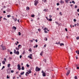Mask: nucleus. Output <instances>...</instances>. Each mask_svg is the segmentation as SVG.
Here are the masks:
<instances>
[{
	"instance_id": "680f3d73",
	"label": "nucleus",
	"mask_w": 79,
	"mask_h": 79,
	"mask_svg": "<svg viewBox=\"0 0 79 79\" xmlns=\"http://www.w3.org/2000/svg\"><path fill=\"white\" fill-rule=\"evenodd\" d=\"M79 23H77V26H79Z\"/></svg>"
},
{
	"instance_id": "2eb2a0df",
	"label": "nucleus",
	"mask_w": 79,
	"mask_h": 79,
	"mask_svg": "<svg viewBox=\"0 0 79 79\" xmlns=\"http://www.w3.org/2000/svg\"><path fill=\"white\" fill-rule=\"evenodd\" d=\"M2 63L3 64H5V61L3 60L2 62Z\"/></svg>"
},
{
	"instance_id": "0e129e2a",
	"label": "nucleus",
	"mask_w": 79,
	"mask_h": 79,
	"mask_svg": "<svg viewBox=\"0 0 79 79\" xmlns=\"http://www.w3.org/2000/svg\"><path fill=\"white\" fill-rule=\"evenodd\" d=\"M37 47H38V45H35V47H36V48H37Z\"/></svg>"
},
{
	"instance_id": "c85d7f7f",
	"label": "nucleus",
	"mask_w": 79,
	"mask_h": 79,
	"mask_svg": "<svg viewBox=\"0 0 79 79\" xmlns=\"http://www.w3.org/2000/svg\"><path fill=\"white\" fill-rule=\"evenodd\" d=\"M60 44V42H59L58 43H56V44H57V45L58 44Z\"/></svg>"
},
{
	"instance_id": "6e6552de",
	"label": "nucleus",
	"mask_w": 79,
	"mask_h": 79,
	"mask_svg": "<svg viewBox=\"0 0 79 79\" xmlns=\"http://www.w3.org/2000/svg\"><path fill=\"white\" fill-rule=\"evenodd\" d=\"M18 47L19 48H22V46L20 44H19L18 46Z\"/></svg>"
},
{
	"instance_id": "f3484780",
	"label": "nucleus",
	"mask_w": 79,
	"mask_h": 79,
	"mask_svg": "<svg viewBox=\"0 0 79 79\" xmlns=\"http://www.w3.org/2000/svg\"><path fill=\"white\" fill-rule=\"evenodd\" d=\"M24 72H22L20 73V74L21 75H24Z\"/></svg>"
},
{
	"instance_id": "69168bd1",
	"label": "nucleus",
	"mask_w": 79,
	"mask_h": 79,
	"mask_svg": "<svg viewBox=\"0 0 79 79\" xmlns=\"http://www.w3.org/2000/svg\"><path fill=\"white\" fill-rule=\"evenodd\" d=\"M44 11H47V10H46V9H45L44 10Z\"/></svg>"
},
{
	"instance_id": "6e6d98bb",
	"label": "nucleus",
	"mask_w": 79,
	"mask_h": 79,
	"mask_svg": "<svg viewBox=\"0 0 79 79\" xmlns=\"http://www.w3.org/2000/svg\"><path fill=\"white\" fill-rule=\"evenodd\" d=\"M17 21V19H15V22Z\"/></svg>"
},
{
	"instance_id": "b1692460",
	"label": "nucleus",
	"mask_w": 79,
	"mask_h": 79,
	"mask_svg": "<svg viewBox=\"0 0 79 79\" xmlns=\"http://www.w3.org/2000/svg\"><path fill=\"white\" fill-rule=\"evenodd\" d=\"M44 40L47 41V38L45 37L44 39Z\"/></svg>"
},
{
	"instance_id": "f257e3e1",
	"label": "nucleus",
	"mask_w": 79,
	"mask_h": 79,
	"mask_svg": "<svg viewBox=\"0 0 79 79\" xmlns=\"http://www.w3.org/2000/svg\"><path fill=\"white\" fill-rule=\"evenodd\" d=\"M14 53H15V54L17 55H18L19 54V51H17V52H16V50L15 49L14 50Z\"/></svg>"
},
{
	"instance_id": "de8ad7c7",
	"label": "nucleus",
	"mask_w": 79,
	"mask_h": 79,
	"mask_svg": "<svg viewBox=\"0 0 79 79\" xmlns=\"http://www.w3.org/2000/svg\"><path fill=\"white\" fill-rule=\"evenodd\" d=\"M3 19L4 20H7V19H6L5 18H4Z\"/></svg>"
},
{
	"instance_id": "7c9ffc66",
	"label": "nucleus",
	"mask_w": 79,
	"mask_h": 79,
	"mask_svg": "<svg viewBox=\"0 0 79 79\" xmlns=\"http://www.w3.org/2000/svg\"><path fill=\"white\" fill-rule=\"evenodd\" d=\"M38 31L39 32H40V31H41V30H40V29L39 28V29H38Z\"/></svg>"
},
{
	"instance_id": "a211bd4d",
	"label": "nucleus",
	"mask_w": 79,
	"mask_h": 79,
	"mask_svg": "<svg viewBox=\"0 0 79 79\" xmlns=\"http://www.w3.org/2000/svg\"><path fill=\"white\" fill-rule=\"evenodd\" d=\"M26 10H27V11H28V10H29V7H26Z\"/></svg>"
},
{
	"instance_id": "0eeeda50",
	"label": "nucleus",
	"mask_w": 79,
	"mask_h": 79,
	"mask_svg": "<svg viewBox=\"0 0 79 79\" xmlns=\"http://www.w3.org/2000/svg\"><path fill=\"white\" fill-rule=\"evenodd\" d=\"M70 71H71L70 70H69L67 71V73L66 74V76H68L69 74V73H70Z\"/></svg>"
},
{
	"instance_id": "dca6fc26",
	"label": "nucleus",
	"mask_w": 79,
	"mask_h": 79,
	"mask_svg": "<svg viewBox=\"0 0 79 79\" xmlns=\"http://www.w3.org/2000/svg\"><path fill=\"white\" fill-rule=\"evenodd\" d=\"M76 52L78 54V55H79V51H76Z\"/></svg>"
},
{
	"instance_id": "a19ab883",
	"label": "nucleus",
	"mask_w": 79,
	"mask_h": 79,
	"mask_svg": "<svg viewBox=\"0 0 79 79\" xmlns=\"http://www.w3.org/2000/svg\"><path fill=\"white\" fill-rule=\"evenodd\" d=\"M56 5L57 6H59V5H60V3H57Z\"/></svg>"
},
{
	"instance_id": "473e14b6",
	"label": "nucleus",
	"mask_w": 79,
	"mask_h": 79,
	"mask_svg": "<svg viewBox=\"0 0 79 79\" xmlns=\"http://www.w3.org/2000/svg\"><path fill=\"white\" fill-rule=\"evenodd\" d=\"M18 34H19V35H21V32H19Z\"/></svg>"
},
{
	"instance_id": "4be33fe9",
	"label": "nucleus",
	"mask_w": 79,
	"mask_h": 79,
	"mask_svg": "<svg viewBox=\"0 0 79 79\" xmlns=\"http://www.w3.org/2000/svg\"><path fill=\"white\" fill-rule=\"evenodd\" d=\"M28 51H29V52H32V49L30 48L28 50Z\"/></svg>"
},
{
	"instance_id": "79ce46f5",
	"label": "nucleus",
	"mask_w": 79,
	"mask_h": 79,
	"mask_svg": "<svg viewBox=\"0 0 79 79\" xmlns=\"http://www.w3.org/2000/svg\"><path fill=\"white\" fill-rule=\"evenodd\" d=\"M26 66H27V67H29V65L28 64H27L26 65Z\"/></svg>"
},
{
	"instance_id": "9d476101",
	"label": "nucleus",
	"mask_w": 79,
	"mask_h": 79,
	"mask_svg": "<svg viewBox=\"0 0 79 79\" xmlns=\"http://www.w3.org/2000/svg\"><path fill=\"white\" fill-rule=\"evenodd\" d=\"M7 73H8V74H10V70H7Z\"/></svg>"
},
{
	"instance_id": "72a5a7b5",
	"label": "nucleus",
	"mask_w": 79,
	"mask_h": 79,
	"mask_svg": "<svg viewBox=\"0 0 79 79\" xmlns=\"http://www.w3.org/2000/svg\"><path fill=\"white\" fill-rule=\"evenodd\" d=\"M10 77H8V75H7L6 78L7 79H9Z\"/></svg>"
},
{
	"instance_id": "7ed1b4c3",
	"label": "nucleus",
	"mask_w": 79,
	"mask_h": 79,
	"mask_svg": "<svg viewBox=\"0 0 79 79\" xmlns=\"http://www.w3.org/2000/svg\"><path fill=\"white\" fill-rule=\"evenodd\" d=\"M42 73H43L42 75L43 77H45V76H46V73H45V72H44V71H42Z\"/></svg>"
},
{
	"instance_id": "e2e57ef3",
	"label": "nucleus",
	"mask_w": 79,
	"mask_h": 79,
	"mask_svg": "<svg viewBox=\"0 0 79 79\" xmlns=\"http://www.w3.org/2000/svg\"><path fill=\"white\" fill-rule=\"evenodd\" d=\"M10 54H13V52H10Z\"/></svg>"
},
{
	"instance_id": "09e8293b",
	"label": "nucleus",
	"mask_w": 79,
	"mask_h": 79,
	"mask_svg": "<svg viewBox=\"0 0 79 79\" xmlns=\"http://www.w3.org/2000/svg\"><path fill=\"white\" fill-rule=\"evenodd\" d=\"M65 30L66 32H67V31H68V29L67 28H65Z\"/></svg>"
},
{
	"instance_id": "603ef678",
	"label": "nucleus",
	"mask_w": 79,
	"mask_h": 79,
	"mask_svg": "<svg viewBox=\"0 0 79 79\" xmlns=\"http://www.w3.org/2000/svg\"><path fill=\"white\" fill-rule=\"evenodd\" d=\"M4 60H5V61H6V58H4Z\"/></svg>"
},
{
	"instance_id": "e433bc0d",
	"label": "nucleus",
	"mask_w": 79,
	"mask_h": 79,
	"mask_svg": "<svg viewBox=\"0 0 79 79\" xmlns=\"http://www.w3.org/2000/svg\"><path fill=\"white\" fill-rule=\"evenodd\" d=\"M46 19L48 21V20H49L48 17H46Z\"/></svg>"
},
{
	"instance_id": "393cba45",
	"label": "nucleus",
	"mask_w": 79,
	"mask_h": 79,
	"mask_svg": "<svg viewBox=\"0 0 79 79\" xmlns=\"http://www.w3.org/2000/svg\"><path fill=\"white\" fill-rule=\"evenodd\" d=\"M22 70H24V67H22Z\"/></svg>"
},
{
	"instance_id": "ddd939ff",
	"label": "nucleus",
	"mask_w": 79,
	"mask_h": 79,
	"mask_svg": "<svg viewBox=\"0 0 79 79\" xmlns=\"http://www.w3.org/2000/svg\"><path fill=\"white\" fill-rule=\"evenodd\" d=\"M29 74V73L28 72H26L25 74L26 76H28V75Z\"/></svg>"
},
{
	"instance_id": "37998d69",
	"label": "nucleus",
	"mask_w": 79,
	"mask_h": 79,
	"mask_svg": "<svg viewBox=\"0 0 79 79\" xmlns=\"http://www.w3.org/2000/svg\"><path fill=\"white\" fill-rule=\"evenodd\" d=\"M72 3H74V4H75V2H74V1H72Z\"/></svg>"
},
{
	"instance_id": "4d7b16f0",
	"label": "nucleus",
	"mask_w": 79,
	"mask_h": 79,
	"mask_svg": "<svg viewBox=\"0 0 79 79\" xmlns=\"http://www.w3.org/2000/svg\"><path fill=\"white\" fill-rule=\"evenodd\" d=\"M77 69H79V67H77Z\"/></svg>"
},
{
	"instance_id": "2f4dec72",
	"label": "nucleus",
	"mask_w": 79,
	"mask_h": 79,
	"mask_svg": "<svg viewBox=\"0 0 79 79\" xmlns=\"http://www.w3.org/2000/svg\"><path fill=\"white\" fill-rule=\"evenodd\" d=\"M44 31L45 30H48V28H45L44 29Z\"/></svg>"
},
{
	"instance_id": "ea45409f",
	"label": "nucleus",
	"mask_w": 79,
	"mask_h": 79,
	"mask_svg": "<svg viewBox=\"0 0 79 79\" xmlns=\"http://www.w3.org/2000/svg\"><path fill=\"white\" fill-rule=\"evenodd\" d=\"M7 51H8V52H10L11 51L10 49H8Z\"/></svg>"
},
{
	"instance_id": "20e7f679",
	"label": "nucleus",
	"mask_w": 79,
	"mask_h": 79,
	"mask_svg": "<svg viewBox=\"0 0 79 79\" xmlns=\"http://www.w3.org/2000/svg\"><path fill=\"white\" fill-rule=\"evenodd\" d=\"M40 69L38 67H36L35 69V71L37 72H38V71H40Z\"/></svg>"
},
{
	"instance_id": "1a4fd4ad",
	"label": "nucleus",
	"mask_w": 79,
	"mask_h": 79,
	"mask_svg": "<svg viewBox=\"0 0 79 79\" xmlns=\"http://www.w3.org/2000/svg\"><path fill=\"white\" fill-rule=\"evenodd\" d=\"M2 50H6V48H5V47L3 46V47L2 48Z\"/></svg>"
},
{
	"instance_id": "f03ea898",
	"label": "nucleus",
	"mask_w": 79,
	"mask_h": 79,
	"mask_svg": "<svg viewBox=\"0 0 79 79\" xmlns=\"http://www.w3.org/2000/svg\"><path fill=\"white\" fill-rule=\"evenodd\" d=\"M34 5L35 6H37V5L38 3H39V2L37 0H35V1H34Z\"/></svg>"
},
{
	"instance_id": "aec40b11",
	"label": "nucleus",
	"mask_w": 79,
	"mask_h": 79,
	"mask_svg": "<svg viewBox=\"0 0 79 79\" xmlns=\"http://www.w3.org/2000/svg\"><path fill=\"white\" fill-rule=\"evenodd\" d=\"M42 1L44 3H47V0H42Z\"/></svg>"
},
{
	"instance_id": "4c0bfd02",
	"label": "nucleus",
	"mask_w": 79,
	"mask_h": 79,
	"mask_svg": "<svg viewBox=\"0 0 79 79\" xmlns=\"http://www.w3.org/2000/svg\"><path fill=\"white\" fill-rule=\"evenodd\" d=\"M76 39H77V40H79V37L78 36L77 37H76Z\"/></svg>"
},
{
	"instance_id": "423d86ee",
	"label": "nucleus",
	"mask_w": 79,
	"mask_h": 79,
	"mask_svg": "<svg viewBox=\"0 0 79 79\" xmlns=\"http://www.w3.org/2000/svg\"><path fill=\"white\" fill-rule=\"evenodd\" d=\"M32 56V54H31L30 56H28V58H30V59H32V58L31 57Z\"/></svg>"
},
{
	"instance_id": "5fc2aeb1",
	"label": "nucleus",
	"mask_w": 79,
	"mask_h": 79,
	"mask_svg": "<svg viewBox=\"0 0 79 79\" xmlns=\"http://www.w3.org/2000/svg\"><path fill=\"white\" fill-rule=\"evenodd\" d=\"M19 77H22V76H21V75H19Z\"/></svg>"
},
{
	"instance_id": "13d9d810",
	"label": "nucleus",
	"mask_w": 79,
	"mask_h": 79,
	"mask_svg": "<svg viewBox=\"0 0 79 79\" xmlns=\"http://www.w3.org/2000/svg\"><path fill=\"white\" fill-rule=\"evenodd\" d=\"M1 47H2V48L3 47V45H1Z\"/></svg>"
},
{
	"instance_id": "bf43d9fd",
	"label": "nucleus",
	"mask_w": 79,
	"mask_h": 79,
	"mask_svg": "<svg viewBox=\"0 0 79 79\" xmlns=\"http://www.w3.org/2000/svg\"><path fill=\"white\" fill-rule=\"evenodd\" d=\"M19 57L20 58H22V55H20Z\"/></svg>"
},
{
	"instance_id": "bb28decb",
	"label": "nucleus",
	"mask_w": 79,
	"mask_h": 79,
	"mask_svg": "<svg viewBox=\"0 0 79 79\" xmlns=\"http://www.w3.org/2000/svg\"><path fill=\"white\" fill-rule=\"evenodd\" d=\"M49 21H52V19H49L48 20Z\"/></svg>"
},
{
	"instance_id": "4468645a",
	"label": "nucleus",
	"mask_w": 79,
	"mask_h": 79,
	"mask_svg": "<svg viewBox=\"0 0 79 79\" xmlns=\"http://www.w3.org/2000/svg\"><path fill=\"white\" fill-rule=\"evenodd\" d=\"M10 66H11V64H7V67L8 68H10Z\"/></svg>"
},
{
	"instance_id": "c9c22d12",
	"label": "nucleus",
	"mask_w": 79,
	"mask_h": 79,
	"mask_svg": "<svg viewBox=\"0 0 79 79\" xmlns=\"http://www.w3.org/2000/svg\"><path fill=\"white\" fill-rule=\"evenodd\" d=\"M55 23H56L57 25V24H59V23H58V22H55Z\"/></svg>"
},
{
	"instance_id": "3c124183",
	"label": "nucleus",
	"mask_w": 79,
	"mask_h": 79,
	"mask_svg": "<svg viewBox=\"0 0 79 79\" xmlns=\"http://www.w3.org/2000/svg\"><path fill=\"white\" fill-rule=\"evenodd\" d=\"M77 6L75 5V8H77Z\"/></svg>"
},
{
	"instance_id": "c756f323",
	"label": "nucleus",
	"mask_w": 79,
	"mask_h": 79,
	"mask_svg": "<svg viewBox=\"0 0 79 79\" xmlns=\"http://www.w3.org/2000/svg\"><path fill=\"white\" fill-rule=\"evenodd\" d=\"M4 68H5V66H3L2 67V68L1 69V70H3V69H4Z\"/></svg>"
},
{
	"instance_id": "39448f33",
	"label": "nucleus",
	"mask_w": 79,
	"mask_h": 79,
	"mask_svg": "<svg viewBox=\"0 0 79 79\" xmlns=\"http://www.w3.org/2000/svg\"><path fill=\"white\" fill-rule=\"evenodd\" d=\"M17 66L18 69H19V71H20V70L21 69V66H20V65H19V64H18Z\"/></svg>"
},
{
	"instance_id": "cd10ccee",
	"label": "nucleus",
	"mask_w": 79,
	"mask_h": 79,
	"mask_svg": "<svg viewBox=\"0 0 79 79\" xmlns=\"http://www.w3.org/2000/svg\"><path fill=\"white\" fill-rule=\"evenodd\" d=\"M10 17H11V15H7V17L8 18H10Z\"/></svg>"
},
{
	"instance_id": "6ab92c4d",
	"label": "nucleus",
	"mask_w": 79,
	"mask_h": 79,
	"mask_svg": "<svg viewBox=\"0 0 79 79\" xmlns=\"http://www.w3.org/2000/svg\"><path fill=\"white\" fill-rule=\"evenodd\" d=\"M60 46H62V45H64V44L63 43H60Z\"/></svg>"
},
{
	"instance_id": "052dcab7",
	"label": "nucleus",
	"mask_w": 79,
	"mask_h": 79,
	"mask_svg": "<svg viewBox=\"0 0 79 79\" xmlns=\"http://www.w3.org/2000/svg\"><path fill=\"white\" fill-rule=\"evenodd\" d=\"M47 46V45L46 44H45L44 45V47H46V46Z\"/></svg>"
},
{
	"instance_id": "8fccbe9b",
	"label": "nucleus",
	"mask_w": 79,
	"mask_h": 79,
	"mask_svg": "<svg viewBox=\"0 0 79 79\" xmlns=\"http://www.w3.org/2000/svg\"><path fill=\"white\" fill-rule=\"evenodd\" d=\"M49 17L50 18H52V15H49Z\"/></svg>"
},
{
	"instance_id": "a18cd8bd",
	"label": "nucleus",
	"mask_w": 79,
	"mask_h": 79,
	"mask_svg": "<svg viewBox=\"0 0 79 79\" xmlns=\"http://www.w3.org/2000/svg\"><path fill=\"white\" fill-rule=\"evenodd\" d=\"M11 72L12 73H14V70H11Z\"/></svg>"
},
{
	"instance_id": "c03bdc74",
	"label": "nucleus",
	"mask_w": 79,
	"mask_h": 79,
	"mask_svg": "<svg viewBox=\"0 0 79 79\" xmlns=\"http://www.w3.org/2000/svg\"><path fill=\"white\" fill-rule=\"evenodd\" d=\"M44 32H45V33H48V32L46 30L44 31Z\"/></svg>"
},
{
	"instance_id": "f704fd0d",
	"label": "nucleus",
	"mask_w": 79,
	"mask_h": 79,
	"mask_svg": "<svg viewBox=\"0 0 79 79\" xmlns=\"http://www.w3.org/2000/svg\"><path fill=\"white\" fill-rule=\"evenodd\" d=\"M75 66L76 67H78L79 66L78 64H75Z\"/></svg>"
},
{
	"instance_id": "f8f14e48",
	"label": "nucleus",
	"mask_w": 79,
	"mask_h": 79,
	"mask_svg": "<svg viewBox=\"0 0 79 79\" xmlns=\"http://www.w3.org/2000/svg\"><path fill=\"white\" fill-rule=\"evenodd\" d=\"M65 1L66 3H68V2H69V1H70V0H65Z\"/></svg>"
},
{
	"instance_id": "5701e85b",
	"label": "nucleus",
	"mask_w": 79,
	"mask_h": 79,
	"mask_svg": "<svg viewBox=\"0 0 79 79\" xmlns=\"http://www.w3.org/2000/svg\"><path fill=\"white\" fill-rule=\"evenodd\" d=\"M31 15V17H32V18H34V17H35V15Z\"/></svg>"
},
{
	"instance_id": "864d4df0",
	"label": "nucleus",
	"mask_w": 79,
	"mask_h": 79,
	"mask_svg": "<svg viewBox=\"0 0 79 79\" xmlns=\"http://www.w3.org/2000/svg\"><path fill=\"white\" fill-rule=\"evenodd\" d=\"M28 72H29V74L31 73V71H28Z\"/></svg>"
},
{
	"instance_id": "774afa93",
	"label": "nucleus",
	"mask_w": 79,
	"mask_h": 79,
	"mask_svg": "<svg viewBox=\"0 0 79 79\" xmlns=\"http://www.w3.org/2000/svg\"><path fill=\"white\" fill-rule=\"evenodd\" d=\"M37 41H38L37 40V39H36V40H35V42H37Z\"/></svg>"
},
{
	"instance_id": "58836bf2",
	"label": "nucleus",
	"mask_w": 79,
	"mask_h": 79,
	"mask_svg": "<svg viewBox=\"0 0 79 79\" xmlns=\"http://www.w3.org/2000/svg\"><path fill=\"white\" fill-rule=\"evenodd\" d=\"M74 79H77V77H76V76H75Z\"/></svg>"
},
{
	"instance_id": "49530a36",
	"label": "nucleus",
	"mask_w": 79,
	"mask_h": 79,
	"mask_svg": "<svg viewBox=\"0 0 79 79\" xmlns=\"http://www.w3.org/2000/svg\"><path fill=\"white\" fill-rule=\"evenodd\" d=\"M73 21L74 22H76V19H74Z\"/></svg>"
},
{
	"instance_id": "9b49d317",
	"label": "nucleus",
	"mask_w": 79,
	"mask_h": 79,
	"mask_svg": "<svg viewBox=\"0 0 79 79\" xmlns=\"http://www.w3.org/2000/svg\"><path fill=\"white\" fill-rule=\"evenodd\" d=\"M60 3L61 5H62V4H63L64 3V1H60Z\"/></svg>"
},
{
	"instance_id": "a878e982",
	"label": "nucleus",
	"mask_w": 79,
	"mask_h": 79,
	"mask_svg": "<svg viewBox=\"0 0 79 79\" xmlns=\"http://www.w3.org/2000/svg\"><path fill=\"white\" fill-rule=\"evenodd\" d=\"M19 48H18L17 47H16L15 48V49L16 50H19Z\"/></svg>"
},
{
	"instance_id": "338daca9",
	"label": "nucleus",
	"mask_w": 79,
	"mask_h": 79,
	"mask_svg": "<svg viewBox=\"0 0 79 79\" xmlns=\"http://www.w3.org/2000/svg\"><path fill=\"white\" fill-rule=\"evenodd\" d=\"M77 12H79V9H78L77 10Z\"/></svg>"
},
{
	"instance_id": "412c9836",
	"label": "nucleus",
	"mask_w": 79,
	"mask_h": 79,
	"mask_svg": "<svg viewBox=\"0 0 79 79\" xmlns=\"http://www.w3.org/2000/svg\"><path fill=\"white\" fill-rule=\"evenodd\" d=\"M13 29H15V30H16V27H15L13 26Z\"/></svg>"
}]
</instances>
